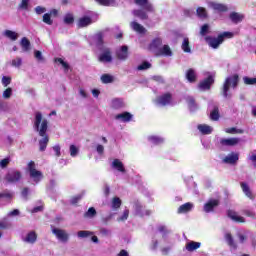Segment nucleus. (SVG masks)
Listing matches in <instances>:
<instances>
[{
    "mask_svg": "<svg viewBox=\"0 0 256 256\" xmlns=\"http://www.w3.org/2000/svg\"><path fill=\"white\" fill-rule=\"evenodd\" d=\"M219 206V200H210L204 205L205 213H211L215 209V207Z\"/></svg>",
    "mask_w": 256,
    "mask_h": 256,
    "instance_id": "nucleus-20",
    "label": "nucleus"
},
{
    "mask_svg": "<svg viewBox=\"0 0 256 256\" xmlns=\"http://www.w3.org/2000/svg\"><path fill=\"white\" fill-rule=\"evenodd\" d=\"M181 49L182 51H184V53H191V47L189 46V38H184Z\"/></svg>",
    "mask_w": 256,
    "mask_h": 256,
    "instance_id": "nucleus-41",
    "label": "nucleus"
},
{
    "mask_svg": "<svg viewBox=\"0 0 256 256\" xmlns=\"http://www.w3.org/2000/svg\"><path fill=\"white\" fill-rule=\"evenodd\" d=\"M133 15L135 17H138L142 21H145V19H149V16L147 15V12L145 10H141V9L134 10Z\"/></svg>",
    "mask_w": 256,
    "mask_h": 256,
    "instance_id": "nucleus-32",
    "label": "nucleus"
},
{
    "mask_svg": "<svg viewBox=\"0 0 256 256\" xmlns=\"http://www.w3.org/2000/svg\"><path fill=\"white\" fill-rule=\"evenodd\" d=\"M25 243H30L33 245L37 241V232L36 231H30L26 237L23 239Z\"/></svg>",
    "mask_w": 256,
    "mask_h": 256,
    "instance_id": "nucleus-24",
    "label": "nucleus"
},
{
    "mask_svg": "<svg viewBox=\"0 0 256 256\" xmlns=\"http://www.w3.org/2000/svg\"><path fill=\"white\" fill-rule=\"evenodd\" d=\"M97 216V210L94 207H90L87 212L84 213V217L87 219H93V217Z\"/></svg>",
    "mask_w": 256,
    "mask_h": 256,
    "instance_id": "nucleus-39",
    "label": "nucleus"
},
{
    "mask_svg": "<svg viewBox=\"0 0 256 256\" xmlns=\"http://www.w3.org/2000/svg\"><path fill=\"white\" fill-rule=\"evenodd\" d=\"M196 14L200 19H207V9L203 7H198L196 10Z\"/></svg>",
    "mask_w": 256,
    "mask_h": 256,
    "instance_id": "nucleus-40",
    "label": "nucleus"
},
{
    "mask_svg": "<svg viewBox=\"0 0 256 256\" xmlns=\"http://www.w3.org/2000/svg\"><path fill=\"white\" fill-rule=\"evenodd\" d=\"M34 57L37 59V61H45V58L43 57V53L39 50L34 51Z\"/></svg>",
    "mask_w": 256,
    "mask_h": 256,
    "instance_id": "nucleus-60",
    "label": "nucleus"
},
{
    "mask_svg": "<svg viewBox=\"0 0 256 256\" xmlns=\"http://www.w3.org/2000/svg\"><path fill=\"white\" fill-rule=\"evenodd\" d=\"M225 39H233V32H223L219 34L217 38L207 36L205 41L208 43L209 47H212V49H219V45H221Z\"/></svg>",
    "mask_w": 256,
    "mask_h": 256,
    "instance_id": "nucleus-2",
    "label": "nucleus"
},
{
    "mask_svg": "<svg viewBox=\"0 0 256 256\" xmlns=\"http://www.w3.org/2000/svg\"><path fill=\"white\" fill-rule=\"evenodd\" d=\"M98 5L103 7H109L110 5H115V0H94Z\"/></svg>",
    "mask_w": 256,
    "mask_h": 256,
    "instance_id": "nucleus-43",
    "label": "nucleus"
},
{
    "mask_svg": "<svg viewBox=\"0 0 256 256\" xmlns=\"http://www.w3.org/2000/svg\"><path fill=\"white\" fill-rule=\"evenodd\" d=\"M19 9L27 11V9H29V0H22L21 3L19 4Z\"/></svg>",
    "mask_w": 256,
    "mask_h": 256,
    "instance_id": "nucleus-56",
    "label": "nucleus"
},
{
    "mask_svg": "<svg viewBox=\"0 0 256 256\" xmlns=\"http://www.w3.org/2000/svg\"><path fill=\"white\" fill-rule=\"evenodd\" d=\"M239 141V138H222L220 144L222 147H235V145H239Z\"/></svg>",
    "mask_w": 256,
    "mask_h": 256,
    "instance_id": "nucleus-12",
    "label": "nucleus"
},
{
    "mask_svg": "<svg viewBox=\"0 0 256 256\" xmlns=\"http://www.w3.org/2000/svg\"><path fill=\"white\" fill-rule=\"evenodd\" d=\"M112 167L119 171L120 173H125V166L123 165V162L119 159H114L112 162Z\"/></svg>",
    "mask_w": 256,
    "mask_h": 256,
    "instance_id": "nucleus-28",
    "label": "nucleus"
},
{
    "mask_svg": "<svg viewBox=\"0 0 256 256\" xmlns=\"http://www.w3.org/2000/svg\"><path fill=\"white\" fill-rule=\"evenodd\" d=\"M11 227H13V224L7 218L0 220V230L5 231L11 229Z\"/></svg>",
    "mask_w": 256,
    "mask_h": 256,
    "instance_id": "nucleus-34",
    "label": "nucleus"
},
{
    "mask_svg": "<svg viewBox=\"0 0 256 256\" xmlns=\"http://www.w3.org/2000/svg\"><path fill=\"white\" fill-rule=\"evenodd\" d=\"M2 85L3 87H9V85H11V76H3Z\"/></svg>",
    "mask_w": 256,
    "mask_h": 256,
    "instance_id": "nucleus-51",
    "label": "nucleus"
},
{
    "mask_svg": "<svg viewBox=\"0 0 256 256\" xmlns=\"http://www.w3.org/2000/svg\"><path fill=\"white\" fill-rule=\"evenodd\" d=\"M198 130L200 131V133H202V135H211V133H213V128L206 124L198 125Z\"/></svg>",
    "mask_w": 256,
    "mask_h": 256,
    "instance_id": "nucleus-26",
    "label": "nucleus"
},
{
    "mask_svg": "<svg viewBox=\"0 0 256 256\" xmlns=\"http://www.w3.org/2000/svg\"><path fill=\"white\" fill-rule=\"evenodd\" d=\"M81 199H83V195H81V194L76 195V196L72 197L70 203H71V205H77L81 201Z\"/></svg>",
    "mask_w": 256,
    "mask_h": 256,
    "instance_id": "nucleus-53",
    "label": "nucleus"
},
{
    "mask_svg": "<svg viewBox=\"0 0 256 256\" xmlns=\"http://www.w3.org/2000/svg\"><path fill=\"white\" fill-rule=\"evenodd\" d=\"M115 119H117L118 121H122L123 123H129V121L133 119V114L129 112H123V113L117 114L115 116Z\"/></svg>",
    "mask_w": 256,
    "mask_h": 256,
    "instance_id": "nucleus-18",
    "label": "nucleus"
},
{
    "mask_svg": "<svg viewBox=\"0 0 256 256\" xmlns=\"http://www.w3.org/2000/svg\"><path fill=\"white\" fill-rule=\"evenodd\" d=\"M27 170L29 171V175L31 179L35 181V183H39L43 179V173L37 170V166L35 161H30L27 165Z\"/></svg>",
    "mask_w": 256,
    "mask_h": 256,
    "instance_id": "nucleus-4",
    "label": "nucleus"
},
{
    "mask_svg": "<svg viewBox=\"0 0 256 256\" xmlns=\"http://www.w3.org/2000/svg\"><path fill=\"white\" fill-rule=\"evenodd\" d=\"M52 233L62 243H67V241H69V234L67 233V231H65L63 229L53 228Z\"/></svg>",
    "mask_w": 256,
    "mask_h": 256,
    "instance_id": "nucleus-7",
    "label": "nucleus"
},
{
    "mask_svg": "<svg viewBox=\"0 0 256 256\" xmlns=\"http://www.w3.org/2000/svg\"><path fill=\"white\" fill-rule=\"evenodd\" d=\"M13 95V89L11 87H8L3 92V98L4 99H10Z\"/></svg>",
    "mask_w": 256,
    "mask_h": 256,
    "instance_id": "nucleus-49",
    "label": "nucleus"
},
{
    "mask_svg": "<svg viewBox=\"0 0 256 256\" xmlns=\"http://www.w3.org/2000/svg\"><path fill=\"white\" fill-rule=\"evenodd\" d=\"M79 154V148H77V146L75 145H70V155L71 157H77V155Z\"/></svg>",
    "mask_w": 256,
    "mask_h": 256,
    "instance_id": "nucleus-50",
    "label": "nucleus"
},
{
    "mask_svg": "<svg viewBox=\"0 0 256 256\" xmlns=\"http://www.w3.org/2000/svg\"><path fill=\"white\" fill-rule=\"evenodd\" d=\"M21 179H23V174L19 170H10L5 175V181H7V183H19Z\"/></svg>",
    "mask_w": 256,
    "mask_h": 256,
    "instance_id": "nucleus-6",
    "label": "nucleus"
},
{
    "mask_svg": "<svg viewBox=\"0 0 256 256\" xmlns=\"http://www.w3.org/2000/svg\"><path fill=\"white\" fill-rule=\"evenodd\" d=\"M243 215H246V217H251L252 219H255V212L249 209H244L241 211Z\"/></svg>",
    "mask_w": 256,
    "mask_h": 256,
    "instance_id": "nucleus-55",
    "label": "nucleus"
},
{
    "mask_svg": "<svg viewBox=\"0 0 256 256\" xmlns=\"http://www.w3.org/2000/svg\"><path fill=\"white\" fill-rule=\"evenodd\" d=\"M121 198L114 197L112 199V209H119L121 207Z\"/></svg>",
    "mask_w": 256,
    "mask_h": 256,
    "instance_id": "nucleus-45",
    "label": "nucleus"
},
{
    "mask_svg": "<svg viewBox=\"0 0 256 256\" xmlns=\"http://www.w3.org/2000/svg\"><path fill=\"white\" fill-rule=\"evenodd\" d=\"M187 102H188L189 107H197V104L195 103V98L188 97Z\"/></svg>",
    "mask_w": 256,
    "mask_h": 256,
    "instance_id": "nucleus-63",
    "label": "nucleus"
},
{
    "mask_svg": "<svg viewBox=\"0 0 256 256\" xmlns=\"http://www.w3.org/2000/svg\"><path fill=\"white\" fill-rule=\"evenodd\" d=\"M23 60L21 58H16L12 60V67H21Z\"/></svg>",
    "mask_w": 256,
    "mask_h": 256,
    "instance_id": "nucleus-61",
    "label": "nucleus"
},
{
    "mask_svg": "<svg viewBox=\"0 0 256 256\" xmlns=\"http://www.w3.org/2000/svg\"><path fill=\"white\" fill-rule=\"evenodd\" d=\"M213 83H215V78H213V76L210 75L198 84V89H201V91H209Z\"/></svg>",
    "mask_w": 256,
    "mask_h": 256,
    "instance_id": "nucleus-9",
    "label": "nucleus"
},
{
    "mask_svg": "<svg viewBox=\"0 0 256 256\" xmlns=\"http://www.w3.org/2000/svg\"><path fill=\"white\" fill-rule=\"evenodd\" d=\"M135 5H138V7H143L145 11H148V13H153L155 11V8H153V4L149 2V0H134Z\"/></svg>",
    "mask_w": 256,
    "mask_h": 256,
    "instance_id": "nucleus-10",
    "label": "nucleus"
},
{
    "mask_svg": "<svg viewBox=\"0 0 256 256\" xmlns=\"http://www.w3.org/2000/svg\"><path fill=\"white\" fill-rule=\"evenodd\" d=\"M92 23H93V19H91V17L84 16V17L79 18L77 27H78V29H83L85 27H89V25H91Z\"/></svg>",
    "mask_w": 256,
    "mask_h": 256,
    "instance_id": "nucleus-13",
    "label": "nucleus"
},
{
    "mask_svg": "<svg viewBox=\"0 0 256 256\" xmlns=\"http://www.w3.org/2000/svg\"><path fill=\"white\" fill-rule=\"evenodd\" d=\"M227 216L235 223H245V218H243V216L237 215V212H235V210H228Z\"/></svg>",
    "mask_w": 256,
    "mask_h": 256,
    "instance_id": "nucleus-14",
    "label": "nucleus"
},
{
    "mask_svg": "<svg viewBox=\"0 0 256 256\" xmlns=\"http://www.w3.org/2000/svg\"><path fill=\"white\" fill-rule=\"evenodd\" d=\"M9 163H11V158H4L0 161V167L2 169L7 168V166L9 165Z\"/></svg>",
    "mask_w": 256,
    "mask_h": 256,
    "instance_id": "nucleus-57",
    "label": "nucleus"
},
{
    "mask_svg": "<svg viewBox=\"0 0 256 256\" xmlns=\"http://www.w3.org/2000/svg\"><path fill=\"white\" fill-rule=\"evenodd\" d=\"M211 7L214 11H218V13H227L229 11V8L225 4L212 2Z\"/></svg>",
    "mask_w": 256,
    "mask_h": 256,
    "instance_id": "nucleus-19",
    "label": "nucleus"
},
{
    "mask_svg": "<svg viewBox=\"0 0 256 256\" xmlns=\"http://www.w3.org/2000/svg\"><path fill=\"white\" fill-rule=\"evenodd\" d=\"M200 247H201V243L200 242L191 241V242H188L186 244V249L190 253H193V251H197V249H199Z\"/></svg>",
    "mask_w": 256,
    "mask_h": 256,
    "instance_id": "nucleus-29",
    "label": "nucleus"
},
{
    "mask_svg": "<svg viewBox=\"0 0 256 256\" xmlns=\"http://www.w3.org/2000/svg\"><path fill=\"white\" fill-rule=\"evenodd\" d=\"M160 53L164 56V57H171L173 55V51H171V47H169V45H164L161 49H160Z\"/></svg>",
    "mask_w": 256,
    "mask_h": 256,
    "instance_id": "nucleus-36",
    "label": "nucleus"
},
{
    "mask_svg": "<svg viewBox=\"0 0 256 256\" xmlns=\"http://www.w3.org/2000/svg\"><path fill=\"white\" fill-rule=\"evenodd\" d=\"M101 81L102 83H113V76L109 75V74H103L101 76Z\"/></svg>",
    "mask_w": 256,
    "mask_h": 256,
    "instance_id": "nucleus-46",
    "label": "nucleus"
},
{
    "mask_svg": "<svg viewBox=\"0 0 256 256\" xmlns=\"http://www.w3.org/2000/svg\"><path fill=\"white\" fill-rule=\"evenodd\" d=\"M21 195L22 197H24V199H27L29 197V188L28 187L23 188L21 191Z\"/></svg>",
    "mask_w": 256,
    "mask_h": 256,
    "instance_id": "nucleus-64",
    "label": "nucleus"
},
{
    "mask_svg": "<svg viewBox=\"0 0 256 256\" xmlns=\"http://www.w3.org/2000/svg\"><path fill=\"white\" fill-rule=\"evenodd\" d=\"M224 237L227 245H229L231 249H237V243H235V239H233V235L231 233H226Z\"/></svg>",
    "mask_w": 256,
    "mask_h": 256,
    "instance_id": "nucleus-27",
    "label": "nucleus"
},
{
    "mask_svg": "<svg viewBox=\"0 0 256 256\" xmlns=\"http://www.w3.org/2000/svg\"><path fill=\"white\" fill-rule=\"evenodd\" d=\"M112 109H122V107H125V104L123 103V99L121 98H114L111 102Z\"/></svg>",
    "mask_w": 256,
    "mask_h": 256,
    "instance_id": "nucleus-31",
    "label": "nucleus"
},
{
    "mask_svg": "<svg viewBox=\"0 0 256 256\" xmlns=\"http://www.w3.org/2000/svg\"><path fill=\"white\" fill-rule=\"evenodd\" d=\"M239 161V154L232 153L224 158V163L235 165Z\"/></svg>",
    "mask_w": 256,
    "mask_h": 256,
    "instance_id": "nucleus-25",
    "label": "nucleus"
},
{
    "mask_svg": "<svg viewBox=\"0 0 256 256\" xmlns=\"http://www.w3.org/2000/svg\"><path fill=\"white\" fill-rule=\"evenodd\" d=\"M239 85V74H234L225 79L223 87H222V95L225 99L229 97V89L232 86L233 89Z\"/></svg>",
    "mask_w": 256,
    "mask_h": 256,
    "instance_id": "nucleus-3",
    "label": "nucleus"
},
{
    "mask_svg": "<svg viewBox=\"0 0 256 256\" xmlns=\"http://www.w3.org/2000/svg\"><path fill=\"white\" fill-rule=\"evenodd\" d=\"M116 57L120 61H126L127 57H129V47L127 45L122 46L116 51Z\"/></svg>",
    "mask_w": 256,
    "mask_h": 256,
    "instance_id": "nucleus-11",
    "label": "nucleus"
},
{
    "mask_svg": "<svg viewBox=\"0 0 256 256\" xmlns=\"http://www.w3.org/2000/svg\"><path fill=\"white\" fill-rule=\"evenodd\" d=\"M4 35L8 39H11V41H17V39H19V34L12 30H5Z\"/></svg>",
    "mask_w": 256,
    "mask_h": 256,
    "instance_id": "nucleus-33",
    "label": "nucleus"
},
{
    "mask_svg": "<svg viewBox=\"0 0 256 256\" xmlns=\"http://www.w3.org/2000/svg\"><path fill=\"white\" fill-rule=\"evenodd\" d=\"M64 23L65 25H73V23H75V16H73L72 13H67L64 16Z\"/></svg>",
    "mask_w": 256,
    "mask_h": 256,
    "instance_id": "nucleus-38",
    "label": "nucleus"
},
{
    "mask_svg": "<svg viewBox=\"0 0 256 256\" xmlns=\"http://www.w3.org/2000/svg\"><path fill=\"white\" fill-rule=\"evenodd\" d=\"M219 107H214L213 111L210 113L211 121H219Z\"/></svg>",
    "mask_w": 256,
    "mask_h": 256,
    "instance_id": "nucleus-42",
    "label": "nucleus"
},
{
    "mask_svg": "<svg viewBox=\"0 0 256 256\" xmlns=\"http://www.w3.org/2000/svg\"><path fill=\"white\" fill-rule=\"evenodd\" d=\"M98 60L100 63H111L113 61V55L110 48L102 49V53L99 55Z\"/></svg>",
    "mask_w": 256,
    "mask_h": 256,
    "instance_id": "nucleus-8",
    "label": "nucleus"
},
{
    "mask_svg": "<svg viewBox=\"0 0 256 256\" xmlns=\"http://www.w3.org/2000/svg\"><path fill=\"white\" fill-rule=\"evenodd\" d=\"M185 78L187 79L188 83H197V72H195V69H188L186 71Z\"/></svg>",
    "mask_w": 256,
    "mask_h": 256,
    "instance_id": "nucleus-16",
    "label": "nucleus"
},
{
    "mask_svg": "<svg viewBox=\"0 0 256 256\" xmlns=\"http://www.w3.org/2000/svg\"><path fill=\"white\" fill-rule=\"evenodd\" d=\"M240 186H241V189H242L244 195H246V197H248V199H251V201L255 200V195H253L251 188L249 187V185L246 182H241Z\"/></svg>",
    "mask_w": 256,
    "mask_h": 256,
    "instance_id": "nucleus-15",
    "label": "nucleus"
},
{
    "mask_svg": "<svg viewBox=\"0 0 256 256\" xmlns=\"http://www.w3.org/2000/svg\"><path fill=\"white\" fill-rule=\"evenodd\" d=\"M154 103L158 105V107H167V105H171V103H173V95L169 92L164 93L157 96Z\"/></svg>",
    "mask_w": 256,
    "mask_h": 256,
    "instance_id": "nucleus-5",
    "label": "nucleus"
},
{
    "mask_svg": "<svg viewBox=\"0 0 256 256\" xmlns=\"http://www.w3.org/2000/svg\"><path fill=\"white\" fill-rule=\"evenodd\" d=\"M33 128L38 133L39 137H42L38 143L39 151L43 152L47 149V145H49V135H47L49 121L46 118H43V114L40 111H37L34 114Z\"/></svg>",
    "mask_w": 256,
    "mask_h": 256,
    "instance_id": "nucleus-1",
    "label": "nucleus"
},
{
    "mask_svg": "<svg viewBox=\"0 0 256 256\" xmlns=\"http://www.w3.org/2000/svg\"><path fill=\"white\" fill-rule=\"evenodd\" d=\"M243 81L245 85H256V78H249V77H244Z\"/></svg>",
    "mask_w": 256,
    "mask_h": 256,
    "instance_id": "nucleus-54",
    "label": "nucleus"
},
{
    "mask_svg": "<svg viewBox=\"0 0 256 256\" xmlns=\"http://www.w3.org/2000/svg\"><path fill=\"white\" fill-rule=\"evenodd\" d=\"M225 133H228L230 135H235V133H243V130H238L237 128L235 127H231V128H227L225 130Z\"/></svg>",
    "mask_w": 256,
    "mask_h": 256,
    "instance_id": "nucleus-52",
    "label": "nucleus"
},
{
    "mask_svg": "<svg viewBox=\"0 0 256 256\" xmlns=\"http://www.w3.org/2000/svg\"><path fill=\"white\" fill-rule=\"evenodd\" d=\"M207 33H209V24H204L201 27L200 35H202V37H205V35H207Z\"/></svg>",
    "mask_w": 256,
    "mask_h": 256,
    "instance_id": "nucleus-59",
    "label": "nucleus"
},
{
    "mask_svg": "<svg viewBox=\"0 0 256 256\" xmlns=\"http://www.w3.org/2000/svg\"><path fill=\"white\" fill-rule=\"evenodd\" d=\"M42 21L43 23H46V25H53V19H51V14L49 13L43 15Z\"/></svg>",
    "mask_w": 256,
    "mask_h": 256,
    "instance_id": "nucleus-47",
    "label": "nucleus"
},
{
    "mask_svg": "<svg viewBox=\"0 0 256 256\" xmlns=\"http://www.w3.org/2000/svg\"><path fill=\"white\" fill-rule=\"evenodd\" d=\"M135 211L136 215H139V217H149L151 215V210H143V206L139 203L135 204Z\"/></svg>",
    "mask_w": 256,
    "mask_h": 256,
    "instance_id": "nucleus-21",
    "label": "nucleus"
},
{
    "mask_svg": "<svg viewBox=\"0 0 256 256\" xmlns=\"http://www.w3.org/2000/svg\"><path fill=\"white\" fill-rule=\"evenodd\" d=\"M130 26L132 27L133 31H136V33H139L140 35H145V33H147V29H145V27L138 22H131Z\"/></svg>",
    "mask_w": 256,
    "mask_h": 256,
    "instance_id": "nucleus-22",
    "label": "nucleus"
},
{
    "mask_svg": "<svg viewBox=\"0 0 256 256\" xmlns=\"http://www.w3.org/2000/svg\"><path fill=\"white\" fill-rule=\"evenodd\" d=\"M192 209H193V203L187 202V203L179 206L177 213L179 215H181L183 213H189Z\"/></svg>",
    "mask_w": 256,
    "mask_h": 256,
    "instance_id": "nucleus-23",
    "label": "nucleus"
},
{
    "mask_svg": "<svg viewBox=\"0 0 256 256\" xmlns=\"http://www.w3.org/2000/svg\"><path fill=\"white\" fill-rule=\"evenodd\" d=\"M230 20L232 21V23H235L237 25V23H241V21H243L244 16L237 13V12H232L229 15Z\"/></svg>",
    "mask_w": 256,
    "mask_h": 256,
    "instance_id": "nucleus-30",
    "label": "nucleus"
},
{
    "mask_svg": "<svg viewBox=\"0 0 256 256\" xmlns=\"http://www.w3.org/2000/svg\"><path fill=\"white\" fill-rule=\"evenodd\" d=\"M147 69H151V63L144 61L140 65L137 66L138 71H147Z\"/></svg>",
    "mask_w": 256,
    "mask_h": 256,
    "instance_id": "nucleus-44",
    "label": "nucleus"
},
{
    "mask_svg": "<svg viewBox=\"0 0 256 256\" xmlns=\"http://www.w3.org/2000/svg\"><path fill=\"white\" fill-rule=\"evenodd\" d=\"M91 235H93V232L91 231H87V230L78 231V237H80L81 239H85L86 237H89Z\"/></svg>",
    "mask_w": 256,
    "mask_h": 256,
    "instance_id": "nucleus-48",
    "label": "nucleus"
},
{
    "mask_svg": "<svg viewBox=\"0 0 256 256\" xmlns=\"http://www.w3.org/2000/svg\"><path fill=\"white\" fill-rule=\"evenodd\" d=\"M159 233H162L163 237H167L169 230H167V226L161 225L158 227Z\"/></svg>",
    "mask_w": 256,
    "mask_h": 256,
    "instance_id": "nucleus-58",
    "label": "nucleus"
},
{
    "mask_svg": "<svg viewBox=\"0 0 256 256\" xmlns=\"http://www.w3.org/2000/svg\"><path fill=\"white\" fill-rule=\"evenodd\" d=\"M148 141L153 143V145H161L165 140L159 136H149Z\"/></svg>",
    "mask_w": 256,
    "mask_h": 256,
    "instance_id": "nucleus-37",
    "label": "nucleus"
},
{
    "mask_svg": "<svg viewBox=\"0 0 256 256\" xmlns=\"http://www.w3.org/2000/svg\"><path fill=\"white\" fill-rule=\"evenodd\" d=\"M45 11H47V8L43 7V6H37L35 8V13L37 15H43V13H45Z\"/></svg>",
    "mask_w": 256,
    "mask_h": 256,
    "instance_id": "nucleus-62",
    "label": "nucleus"
},
{
    "mask_svg": "<svg viewBox=\"0 0 256 256\" xmlns=\"http://www.w3.org/2000/svg\"><path fill=\"white\" fill-rule=\"evenodd\" d=\"M104 38L105 35L103 34V32H98L94 37L95 44L100 51H103V45H105V41L103 40Z\"/></svg>",
    "mask_w": 256,
    "mask_h": 256,
    "instance_id": "nucleus-17",
    "label": "nucleus"
},
{
    "mask_svg": "<svg viewBox=\"0 0 256 256\" xmlns=\"http://www.w3.org/2000/svg\"><path fill=\"white\" fill-rule=\"evenodd\" d=\"M20 45L23 51H29L31 49V41L27 39V37H23L20 41Z\"/></svg>",
    "mask_w": 256,
    "mask_h": 256,
    "instance_id": "nucleus-35",
    "label": "nucleus"
}]
</instances>
